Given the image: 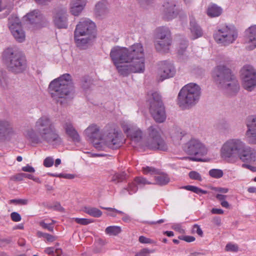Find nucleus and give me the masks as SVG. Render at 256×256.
<instances>
[{
	"instance_id": "obj_1",
	"label": "nucleus",
	"mask_w": 256,
	"mask_h": 256,
	"mask_svg": "<svg viewBox=\"0 0 256 256\" xmlns=\"http://www.w3.org/2000/svg\"><path fill=\"white\" fill-rule=\"evenodd\" d=\"M110 56L118 73L122 76L131 72L142 73L145 70V54L141 43H135L128 48L114 46Z\"/></svg>"
},
{
	"instance_id": "obj_2",
	"label": "nucleus",
	"mask_w": 256,
	"mask_h": 256,
	"mask_svg": "<svg viewBox=\"0 0 256 256\" xmlns=\"http://www.w3.org/2000/svg\"><path fill=\"white\" fill-rule=\"evenodd\" d=\"M24 135L29 142L34 144L45 142L54 146H57L62 142L54 122L50 116L46 115L37 119L34 128L25 130Z\"/></svg>"
},
{
	"instance_id": "obj_3",
	"label": "nucleus",
	"mask_w": 256,
	"mask_h": 256,
	"mask_svg": "<svg viewBox=\"0 0 256 256\" xmlns=\"http://www.w3.org/2000/svg\"><path fill=\"white\" fill-rule=\"evenodd\" d=\"M84 135L98 150H104L107 148L116 149L123 144L122 134L116 128L105 130L102 133L96 124L90 125L84 131Z\"/></svg>"
},
{
	"instance_id": "obj_4",
	"label": "nucleus",
	"mask_w": 256,
	"mask_h": 256,
	"mask_svg": "<svg viewBox=\"0 0 256 256\" xmlns=\"http://www.w3.org/2000/svg\"><path fill=\"white\" fill-rule=\"evenodd\" d=\"M48 90L51 96L61 105H66L74 96V86L72 76L64 74L50 82Z\"/></svg>"
},
{
	"instance_id": "obj_5",
	"label": "nucleus",
	"mask_w": 256,
	"mask_h": 256,
	"mask_svg": "<svg viewBox=\"0 0 256 256\" xmlns=\"http://www.w3.org/2000/svg\"><path fill=\"white\" fill-rule=\"evenodd\" d=\"M213 76L220 86L229 96L236 94L240 90V85L230 70L224 64H220L214 69Z\"/></svg>"
},
{
	"instance_id": "obj_6",
	"label": "nucleus",
	"mask_w": 256,
	"mask_h": 256,
	"mask_svg": "<svg viewBox=\"0 0 256 256\" xmlns=\"http://www.w3.org/2000/svg\"><path fill=\"white\" fill-rule=\"evenodd\" d=\"M201 94L202 89L199 85L194 82L188 84L180 90L177 104L182 109L189 108L198 102Z\"/></svg>"
},
{
	"instance_id": "obj_7",
	"label": "nucleus",
	"mask_w": 256,
	"mask_h": 256,
	"mask_svg": "<svg viewBox=\"0 0 256 256\" xmlns=\"http://www.w3.org/2000/svg\"><path fill=\"white\" fill-rule=\"evenodd\" d=\"M2 56L8 68L12 72L21 73L26 68L25 57L14 48H8L5 49Z\"/></svg>"
},
{
	"instance_id": "obj_8",
	"label": "nucleus",
	"mask_w": 256,
	"mask_h": 256,
	"mask_svg": "<svg viewBox=\"0 0 256 256\" xmlns=\"http://www.w3.org/2000/svg\"><path fill=\"white\" fill-rule=\"evenodd\" d=\"M245 143L240 139L233 138L226 140L220 150V154L224 160L230 162L240 158Z\"/></svg>"
},
{
	"instance_id": "obj_9",
	"label": "nucleus",
	"mask_w": 256,
	"mask_h": 256,
	"mask_svg": "<svg viewBox=\"0 0 256 256\" xmlns=\"http://www.w3.org/2000/svg\"><path fill=\"white\" fill-rule=\"evenodd\" d=\"M148 102L150 104V112L158 123H162L166 119V114L161 97L158 92H150L148 94Z\"/></svg>"
},
{
	"instance_id": "obj_10",
	"label": "nucleus",
	"mask_w": 256,
	"mask_h": 256,
	"mask_svg": "<svg viewBox=\"0 0 256 256\" xmlns=\"http://www.w3.org/2000/svg\"><path fill=\"white\" fill-rule=\"evenodd\" d=\"M155 47L158 51L167 52L172 44V34L170 28L165 26L157 28L155 30Z\"/></svg>"
},
{
	"instance_id": "obj_11",
	"label": "nucleus",
	"mask_w": 256,
	"mask_h": 256,
	"mask_svg": "<svg viewBox=\"0 0 256 256\" xmlns=\"http://www.w3.org/2000/svg\"><path fill=\"white\" fill-rule=\"evenodd\" d=\"M238 32L232 26H224L220 28L214 34L216 42L222 46L234 42L238 38Z\"/></svg>"
},
{
	"instance_id": "obj_12",
	"label": "nucleus",
	"mask_w": 256,
	"mask_h": 256,
	"mask_svg": "<svg viewBox=\"0 0 256 256\" xmlns=\"http://www.w3.org/2000/svg\"><path fill=\"white\" fill-rule=\"evenodd\" d=\"M148 130V138L146 143L147 147L153 150H166L168 146L161 138L159 127L156 125L152 126Z\"/></svg>"
},
{
	"instance_id": "obj_13",
	"label": "nucleus",
	"mask_w": 256,
	"mask_h": 256,
	"mask_svg": "<svg viewBox=\"0 0 256 256\" xmlns=\"http://www.w3.org/2000/svg\"><path fill=\"white\" fill-rule=\"evenodd\" d=\"M184 150L190 154L203 156L207 154L205 145L198 138H192L184 145Z\"/></svg>"
},
{
	"instance_id": "obj_14",
	"label": "nucleus",
	"mask_w": 256,
	"mask_h": 256,
	"mask_svg": "<svg viewBox=\"0 0 256 256\" xmlns=\"http://www.w3.org/2000/svg\"><path fill=\"white\" fill-rule=\"evenodd\" d=\"M124 132L127 134L132 142L137 144L142 139V131L136 125L129 122H123L121 124Z\"/></svg>"
},
{
	"instance_id": "obj_15",
	"label": "nucleus",
	"mask_w": 256,
	"mask_h": 256,
	"mask_svg": "<svg viewBox=\"0 0 256 256\" xmlns=\"http://www.w3.org/2000/svg\"><path fill=\"white\" fill-rule=\"evenodd\" d=\"M178 13L175 0H166L164 2L161 9L162 16L164 20H170L176 18Z\"/></svg>"
},
{
	"instance_id": "obj_16",
	"label": "nucleus",
	"mask_w": 256,
	"mask_h": 256,
	"mask_svg": "<svg viewBox=\"0 0 256 256\" xmlns=\"http://www.w3.org/2000/svg\"><path fill=\"white\" fill-rule=\"evenodd\" d=\"M84 36L96 35V26L94 22L88 18H84L76 25L74 34Z\"/></svg>"
},
{
	"instance_id": "obj_17",
	"label": "nucleus",
	"mask_w": 256,
	"mask_h": 256,
	"mask_svg": "<svg viewBox=\"0 0 256 256\" xmlns=\"http://www.w3.org/2000/svg\"><path fill=\"white\" fill-rule=\"evenodd\" d=\"M17 134L12 124L8 121L0 122V141L10 140Z\"/></svg>"
},
{
	"instance_id": "obj_18",
	"label": "nucleus",
	"mask_w": 256,
	"mask_h": 256,
	"mask_svg": "<svg viewBox=\"0 0 256 256\" xmlns=\"http://www.w3.org/2000/svg\"><path fill=\"white\" fill-rule=\"evenodd\" d=\"M245 44L248 50L256 48V25L250 26L246 30Z\"/></svg>"
},
{
	"instance_id": "obj_19",
	"label": "nucleus",
	"mask_w": 256,
	"mask_h": 256,
	"mask_svg": "<svg viewBox=\"0 0 256 256\" xmlns=\"http://www.w3.org/2000/svg\"><path fill=\"white\" fill-rule=\"evenodd\" d=\"M79 34V32H78L77 34H74V39L76 45L80 49H86L94 39L96 35L84 36Z\"/></svg>"
},
{
	"instance_id": "obj_20",
	"label": "nucleus",
	"mask_w": 256,
	"mask_h": 256,
	"mask_svg": "<svg viewBox=\"0 0 256 256\" xmlns=\"http://www.w3.org/2000/svg\"><path fill=\"white\" fill-rule=\"evenodd\" d=\"M246 126L248 130L246 136L248 138L249 142L256 144V117L250 116L247 120Z\"/></svg>"
},
{
	"instance_id": "obj_21",
	"label": "nucleus",
	"mask_w": 256,
	"mask_h": 256,
	"mask_svg": "<svg viewBox=\"0 0 256 256\" xmlns=\"http://www.w3.org/2000/svg\"><path fill=\"white\" fill-rule=\"evenodd\" d=\"M68 16L66 10H60L55 14L54 22L58 28H66L68 26Z\"/></svg>"
},
{
	"instance_id": "obj_22",
	"label": "nucleus",
	"mask_w": 256,
	"mask_h": 256,
	"mask_svg": "<svg viewBox=\"0 0 256 256\" xmlns=\"http://www.w3.org/2000/svg\"><path fill=\"white\" fill-rule=\"evenodd\" d=\"M240 159L244 162H256V150L251 148L245 144L242 154L240 155Z\"/></svg>"
},
{
	"instance_id": "obj_23",
	"label": "nucleus",
	"mask_w": 256,
	"mask_h": 256,
	"mask_svg": "<svg viewBox=\"0 0 256 256\" xmlns=\"http://www.w3.org/2000/svg\"><path fill=\"white\" fill-rule=\"evenodd\" d=\"M62 126L66 134L72 139V141L76 142H80V136L71 122L69 120L64 122L62 124Z\"/></svg>"
},
{
	"instance_id": "obj_24",
	"label": "nucleus",
	"mask_w": 256,
	"mask_h": 256,
	"mask_svg": "<svg viewBox=\"0 0 256 256\" xmlns=\"http://www.w3.org/2000/svg\"><path fill=\"white\" fill-rule=\"evenodd\" d=\"M190 36L191 39L195 40L202 37L203 35V30L201 27L196 23L192 16H190Z\"/></svg>"
},
{
	"instance_id": "obj_25",
	"label": "nucleus",
	"mask_w": 256,
	"mask_h": 256,
	"mask_svg": "<svg viewBox=\"0 0 256 256\" xmlns=\"http://www.w3.org/2000/svg\"><path fill=\"white\" fill-rule=\"evenodd\" d=\"M153 184V182L148 181L146 178L143 177H137L134 179L133 182L129 184L128 191L129 192L130 194H132L138 190V186L141 188L146 184Z\"/></svg>"
},
{
	"instance_id": "obj_26",
	"label": "nucleus",
	"mask_w": 256,
	"mask_h": 256,
	"mask_svg": "<svg viewBox=\"0 0 256 256\" xmlns=\"http://www.w3.org/2000/svg\"><path fill=\"white\" fill-rule=\"evenodd\" d=\"M176 72L175 68L171 63L164 62L160 71L161 80L172 77Z\"/></svg>"
},
{
	"instance_id": "obj_27",
	"label": "nucleus",
	"mask_w": 256,
	"mask_h": 256,
	"mask_svg": "<svg viewBox=\"0 0 256 256\" xmlns=\"http://www.w3.org/2000/svg\"><path fill=\"white\" fill-rule=\"evenodd\" d=\"M86 5L85 0H72L70 4V12L72 15L78 16Z\"/></svg>"
},
{
	"instance_id": "obj_28",
	"label": "nucleus",
	"mask_w": 256,
	"mask_h": 256,
	"mask_svg": "<svg viewBox=\"0 0 256 256\" xmlns=\"http://www.w3.org/2000/svg\"><path fill=\"white\" fill-rule=\"evenodd\" d=\"M244 88L248 91H252L256 86V76L241 78Z\"/></svg>"
},
{
	"instance_id": "obj_29",
	"label": "nucleus",
	"mask_w": 256,
	"mask_h": 256,
	"mask_svg": "<svg viewBox=\"0 0 256 256\" xmlns=\"http://www.w3.org/2000/svg\"><path fill=\"white\" fill-rule=\"evenodd\" d=\"M14 38L20 42H24L25 40V32L22 28V26L16 27L10 30Z\"/></svg>"
},
{
	"instance_id": "obj_30",
	"label": "nucleus",
	"mask_w": 256,
	"mask_h": 256,
	"mask_svg": "<svg viewBox=\"0 0 256 256\" xmlns=\"http://www.w3.org/2000/svg\"><path fill=\"white\" fill-rule=\"evenodd\" d=\"M241 78L254 77L256 76V71L250 65H246L242 67L240 70Z\"/></svg>"
},
{
	"instance_id": "obj_31",
	"label": "nucleus",
	"mask_w": 256,
	"mask_h": 256,
	"mask_svg": "<svg viewBox=\"0 0 256 256\" xmlns=\"http://www.w3.org/2000/svg\"><path fill=\"white\" fill-rule=\"evenodd\" d=\"M222 12V8L214 4L209 6L207 10V14L210 17L218 16Z\"/></svg>"
},
{
	"instance_id": "obj_32",
	"label": "nucleus",
	"mask_w": 256,
	"mask_h": 256,
	"mask_svg": "<svg viewBox=\"0 0 256 256\" xmlns=\"http://www.w3.org/2000/svg\"><path fill=\"white\" fill-rule=\"evenodd\" d=\"M154 179L156 182L153 184H157L158 185H165L168 184L170 182V178L168 174L164 173H160L156 174V176H154Z\"/></svg>"
},
{
	"instance_id": "obj_33",
	"label": "nucleus",
	"mask_w": 256,
	"mask_h": 256,
	"mask_svg": "<svg viewBox=\"0 0 256 256\" xmlns=\"http://www.w3.org/2000/svg\"><path fill=\"white\" fill-rule=\"evenodd\" d=\"M104 232L110 236H117L122 232V229L118 226H110L106 228Z\"/></svg>"
},
{
	"instance_id": "obj_34",
	"label": "nucleus",
	"mask_w": 256,
	"mask_h": 256,
	"mask_svg": "<svg viewBox=\"0 0 256 256\" xmlns=\"http://www.w3.org/2000/svg\"><path fill=\"white\" fill-rule=\"evenodd\" d=\"M186 134L180 128L173 129L170 132L171 138L173 141L176 142H178Z\"/></svg>"
},
{
	"instance_id": "obj_35",
	"label": "nucleus",
	"mask_w": 256,
	"mask_h": 256,
	"mask_svg": "<svg viewBox=\"0 0 256 256\" xmlns=\"http://www.w3.org/2000/svg\"><path fill=\"white\" fill-rule=\"evenodd\" d=\"M107 3L105 0H102L96 4L95 12L98 16L104 14L106 12Z\"/></svg>"
},
{
	"instance_id": "obj_36",
	"label": "nucleus",
	"mask_w": 256,
	"mask_h": 256,
	"mask_svg": "<svg viewBox=\"0 0 256 256\" xmlns=\"http://www.w3.org/2000/svg\"><path fill=\"white\" fill-rule=\"evenodd\" d=\"M9 79L4 72L0 70V88L8 89L10 86Z\"/></svg>"
},
{
	"instance_id": "obj_37",
	"label": "nucleus",
	"mask_w": 256,
	"mask_h": 256,
	"mask_svg": "<svg viewBox=\"0 0 256 256\" xmlns=\"http://www.w3.org/2000/svg\"><path fill=\"white\" fill-rule=\"evenodd\" d=\"M26 17L30 22L34 23L40 20L41 18V16L40 12L38 10H34L28 14Z\"/></svg>"
},
{
	"instance_id": "obj_38",
	"label": "nucleus",
	"mask_w": 256,
	"mask_h": 256,
	"mask_svg": "<svg viewBox=\"0 0 256 256\" xmlns=\"http://www.w3.org/2000/svg\"><path fill=\"white\" fill-rule=\"evenodd\" d=\"M84 212L88 214L95 218H100L102 215V212L96 208L85 207Z\"/></svg>"
},
{
	"instance_id": "obj_39",
	"label": "nucleus",
	"mask_w": 256,
	"mask_h": 256,
	"mask_svg": "<svg viewBox=\"0 0 256 256\" xmlns=\"http://www.w3.org/2000/svg\"><path fill=\"white\" fill-rule=\"evenodd\" d=\"M8 26L9 29L12 28H14L22 26L21 22L18 16H11L8 18Z\"/></svg>"
},
{
	"instance_id": "obj_40",
	"label": "nucleus",
	"mask_w": 256,
	"mask_h": 256,
	"mask_svg": "<svg viewBox=\"0 0 256 256\" xmlns=\"http://www.w3.org/2000/svg\"><path fill=\"white\" fill-rule=\"evenodd\" d=\"M142 170L144 174L152 176L159 174V170L152 166H144L142 168Z\"/></svg>"
},
{
	"instance_id": "obj_41",
	"label": "nucleus",
	"mask_w": 256,
	"mask_h": 256,
	"mask_svg": "<svg viewBox=\"0 0 256 256\" xmlns=\"http://www.w3.org/2000/svg\"><path fill=\"white\" fill-rule=\"evenodd\" d=\"M184 188L188 190L192 191L198 194H206L208 192L200 188L194 186H186L184 187Z\"/></svg>"
},
{
	"instance_id": "obj_42",
	"label": "nucleus",
	"mask_w": 256,
	"mask_h": 256,
	"mask_svg": "<svg viewBox=\"0 0 256 256\" xmlns=\"http://www.w3.org/2000/svg\"><path fill=\"white\" fill-rule=\"evenodd\" d=\"M102 208L103 209L106 210H112L114 212H116L124 214V216L122 218V220L124 222H128L131 220L130 217L128 214H124L122 211H120V210H117L115 208H111L102 207Z\"/></svg>"
},
{
	"instance_id": "obj_43",
	"label": "nucleus",
	"mask_w": 256,
	"mask_h": 256,
	"mask_svg": "<svg viewBox=\"0 0 256 256\" xmlns=\"http://www.w3.org/2000/svg\"><path fill=\"white\" fill-rule=\"evenodd\" d=\"M209 174L210 176L218 178L223 176L224 173L222 170L220 169H212L209 171Z\"/></svg>"
},
{
	"instance_id": "obj_44",
	"label": "nucleus",
	"mask_w": 256,
	"mask_h": 256,
	"mask_svg": "<svg viewBox=\"0 0 256 256\" xmlns=\"http://www.w3.org/2000/svg\"><path fill=\"white\" fill-rule=\"evenodd\" d=\"M125 178V174L122 173H116L114 174L112 178V181L115 183H118L122 182Z\"/></svg>"
},
{
	"instance_id": "obj_45",
	"label": "nucleus",
	"mask_w": 256,
	"mask_h": 256,
	"mask_svg": "<svg viewBox=\"0 0 256 256\" xmlns=\"http://www.w3.org/2000/svg\"><path fill=\"white\" fill-rule=\"evenodd\" d=\"M154 252V250L145 248L141 250L139 252H137L135 256H148L150 254L153 253Z\"/></svg>"
},
{
	"instance_id": "obj_46",
	"label": "nucleus",
	"mask_w": 256,
	"mask_h": 256,
	"mask_svg": "<svg viewBox=\"0 0 256 256\" xmlns=\"http://www.w3.org/2000/svg\"><path fill=\"white\" fill-rule=\"evenodd\" d=\"M188 176L190 178L194 180L202 181V178L200 174L196 171H191L189 172Z\"/></svg>"
},
{
	"instance_id": "obj_47",
	"label": "nucleus",
	"mask_w": 256,
	"mask_h": 256,
	"mask_svg": "<svg viewBox=\"0 0 256 256\" xmlns=\"http://www.w3.org/2000/svg\"><path fill=\"white\" fill-rule=\"evenodd\" d=\"M9 203L16 204L26 205L28 203V200L26 199H12L10 200Z\"/></svg>"
},
{
	"instance_id": "obj_48",
	"label": "nucleus",
	"mask_w": 256,
	"mask_h": 256,
	"mask_svg": "<svg viewBox=\"0 0 256 256\" xmlns=\"http://www.w3.org/2000/svg\"><path fill=\"white\" fill-rule=\"evenodd\" d=\"M74 220L76 223L82 225H86L92 222L90 220L84 218H74Z\"/></svg>"
},
{
	"instance_id": "obj_49",
	"label": "nucleus",
	"mask_w": 256,
	"mask_h": 256,
	"mask_svg": "<svg viewBox=\"0 0 256 256\" xmlns=\"http://www.w3.org/2000/svg\"><path fill=\"white\" fill-rule=\"evenodd\" d=\"M54 159L52 157H47L44 161V165L46 168L51 167L54 164Z\"/></svg>"
},
{
	"instance_id": "obj_50",
	"label": "nucleus",
	"mask_w": 256,
	"mask_h": 256,
	"mask_svg": "<svg viewBox=\"0 0 256 256\" xmlns=\"http://www.w3.org/2000/svg\"><path fill=\"white\" fill-rule=\"evenodd\" d=\"M12 220L14 222H20L22 220L20 215L17 212H12L10 214Z\"/></svg>"
},
{
	"instance_id": "obj_51",
	"label": "nucleus",
	"mask_w": 256,
	"mask_h": 256,
	"mask_svg": "<svg viewBox=\"0 0 256 256\" xmlns=\"http://www.w3.org/2000/svg\"><path fill=\"white\" fill-rule=\"evenodd\" d=\"M54 176L63 178L66 179H72L75 178V175L71 174H54Z\"/></svg>"
},
{
	"instance_id": "obj_52",
	"label": "nucleus",
	"mask_w": 256,
	"mask_h": 256,
	"mask_svg": "<svg viewBox=\"0 0 256 256\" xmlns=\"http://www.w3.org/2000/svg\"><path fill=\"white\" fill-rule=\"evenodd\" d=\"M188 46V42L184 40L180 46V48L178 50V52L180 54H182L184 50H186Z\"/></svg>"
},
{
	"instance_id": "obj_53",
	"label": "nucleus",
	"mask_w": 256,
	"mask_h": 256,
	"mask_svg": "<svg viewBox=\"0 0 256 256\" xmlns=\"http://www.w3.org/2000/svg\"><path fill=\"white\" fill-rule=\"evenodd\" d=\"M172 228L180 234L184 232V230L182 228V226L180 224H174L172 226Z\"/></svg>"
},
{
	"instance_id": "obj_54",
	"label": "nucleus",
	"mask_w": 256,
	"mask_h": 256,
	"mask_svg": "<svg viewBox=\"0 0 256 256\" xmlns=\"http://www.w3.org/2000/svg\"><path fill=\"white\" fill-rule=\"evenodd\" d=\"M238 250V247L236 244H228L226 246V251L236 252Z\"/></svg>"
},
{
	"instance_id": "obj_55",
	"label": "nucleus",
	"mask_w": 256,
	"mask_h": 256,
	"mask_svg": "<svg viewBox=\"0 0 256 256\" xmlns=\"http://www.w3.org/2000/svg\"><path fill=\"white\" fill-rule=\"evenodd\" d=\"M139 242L142 244H152L154 241L151 239L146 238L144 236H140L139 237Z\"/></svg>"
},
{
	"instance_id": "obj_56",
	"label": "nucleus",
	"mask_w": 256,
	"mask_h": 256,
	"mask_svg": "<svg viewBox=\"0 0 256 256\" xmlns=\"http://www.w3.org/2000/svg\"><path fill=\"white\" fill-rule=\"evenodd\" d=\"M24 173H19L11 177V180L15 181H22L24 180Z\"/></svg>"
},
{
	"instance_id": "obj_57",
	"label": "nucleus",
	"mask_w": 256,
	"mask_h": 256,
	"mask_svg": "<svg viewBox=\"0 0 256 256\" xmlns=\"http://www.w3.org/2000/svg\"><path fill=\"white\" fill-rule=\"evenodd\" d=\"M22 170L25 172H35V170H34V168H33L32 166L28 164H27L25 166H23L22 168Z\"/></svg>"
},
{
	"instance_id": "obj_58",
	"label": "nucleus",
	"mask_w": 256,
	"mask_h": 256,
	"mask_svg": "<svg viewBox=\"0 0 256 256\" xmlns=\"http://www.w3.org/2000/svg\"><path fill=\"white\" fill-rule=\"evenodd\" d=\"M193 230L196 232L200 236H202L203 232L200 226L198 224L194 226Z\"/></svg>"
},
{
	"instance_id": "obj_59",
	"label": "nucleus",
	"mask_w": 256,
	"mask_h": 256,
	"mask_svg": "<svg viewBox=\"0 0 256 256\" xmlns=\"http://www.w3.org/2000/svg\"><path fill=\"white\" fill-rule=\"evenodd\" d=\"M54 250H56V252L58 254L60 250L56 249V250L54 247H48L46 248L44 250L45 252L49 254H53Z\"/></svg>"
},
{
	"instance_id": "obj_60",
	"label": "nucleus",
	"mask_w": 256,
	"mask_h": 256,
	"mask_svg": "<svg viewBox=\"0 0 256 256\" xmlns=\"http://www.w3.org/2000/svg\"><path fill=\"white\" fill-rule=\"evenodd\" d=\"M178 238L188 242H194L195 240V238L192 236H179Z\"/></svg>"
},
{
	"instance_id": "obj_61",
	"label": "nucleus",
	"mask_w": 256,
	"mask_h": 256,
	"mask_svg": "<svg viewBox=\"0 0 256 256\" xmlns=\"http://www.w3.org/2000/svg\"><path fill=\"white\" fill-rule=\"evenodd\" d=\"M213 190L217 192H218L222 194H226L228 192V188H213Z\"/></svg>"
},
{
	"instance_id": "obj_62",
	"label": "nucleus",
	"mask_w": 256,
	"mask_h": 256,
	"mask_svg": "<svg viewBox=\"0 0 256 256\" xmlns=\"http://www.w3.org/2000/svg\"><path fill=\"white\" fill-rule=\"evenodd\" d=\"M212 222L217 226H220L221 224V218L218 216H214L212 220Z\"/></svg>"
},
{
	"instance_id": "obj_63",
	"label": "nucleus",
	"mask_w": 256,
	"mask_h": 256,
	"mask_svg": "<svg viewBox=\"0 0 256 256\" xmlns=\"http://www.w3.org/2000/svg\"><path fill=\"white\" fill-rule=\"evenodd\" d=\"M211 212L212 214H224V211L220 208H213L211 210Z\"/></svg>"
},
{
	"instance_id": "obj_64",
	"label": "nucleus",
	"mask_w": 256,
	"mask_h": 256,
	"mask_svg": "<svg viewBox=\"0 0 256 256\" xmlns=\"http://www.w3.org/2000/svg\"><path fill=\"white\" fill-rule=\"evenodd\" d=\"M226 197L227 196L226 195L222 194H218L216 196V199L221 202L224 200Z\"/></svg>"
}]
</instances>
